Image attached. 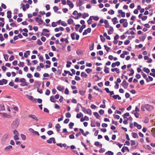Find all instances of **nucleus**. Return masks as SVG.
Listing matches in <instances>:
<instances>
[{"label":"nucleus","mask_w":155,"mask_h":155,"mask_svg":"<svg viewBox=\"0 0 155 155\" xmlns=\"http://www.w3.org/2000/svg\"><path fill=\"white\" fill-rule=\"evenodd\" d=\"M115 83L116 85L114 86V87L116 89H118L119 88V85L116 82H115Z\"/></svg>","instance_id":"obj_53"},{"label":"nucleus","mask_w":155,"mask_h":155,"mask_svg":"<svg viewBox=\"0 0 155 155\" xmlns=\"http://www.w3.org/2000/svg\"><path fill=\"white\" fill-rule=\"evenodd\" d=\"M10 134L8 133L4 135L2 138V141L4 142L9 137Z\"/></svg>","instance_id":"obj_2"},{"label":"nucleus","mask_w":155,"mask_h":155,"mask_svg":"<svg viewBox=\"0 0 155 155\" xmlns=\"http://www.w3.org/2000/svg\"><path fill=\"white\" fill-rule=\"evenodd\" d=\"M41 35H44L47 37H48L49 36V34L46 33L45 32H42Z\"/></svg>","instance_id":"obj_50"},{"label":"nucleus","mask_w":155,"mask_h":155,"mask_svg":"<svg viewBox=\"0 0 155 155\" xmlns=\"http://www.w3.org/2000/svg\"><path fill=\"white\" fill-rule=\"evenodd\" d=\"M86 26L85 25H82L79 29V32L80 33L82 32L83 29L85 28Z\"/></svg>","instance_id":"obj_20"},{"label":"nucleus","mask_w":155,"mask_h":155,"mask_svg":"<svg viewBox=\"0 0 155 155\" xmlns=\"http://www.w3.org/2000/svg\"><path fill=\"white\" fill-rule=\"evenodd\" d=\"M1 114L3 117H6L8 118H10L12 117L10 115H8L6 113H1Z\"/></svg>","instance_id":"obj_8"},{"label":"nucleus","mask_w":155,"mask_h":155,"mask_svg":"<svg viewBox=\"0 0 155 155\" xmlns=\"http://www.w3.org/2000/svg\"><path fill=\"white\" fill-rule=\"evenodd\" d=\"M41 84L39 83L38 81H35V86L37 88H39V87L40 86Z\"/></svg>","instance_id":"obj_17"},{"label":"nucleus","mask_w":155,"mask_h":155,"mask_svg":"<svg viewBox=\"0 0 155 155\" xmlns=\"http://www.w3.org/2000/svg\"><path fill=\"white\" fill-rule=\"evenodd\" d=\"M12 12L11 11L8 10L7 12V17L8 18L10 19L12 17Z\"/></svg>","instance_id":"obj_15"},{"label":"nucleus","mask_w":155,"mask_h":155,"mask_svg":"<svg viewBox=\"0 0 155 155\" xmlns=\"http://www.w3.org/2000/svg\"><path fill=\"white\" fill-rule=\"evenodd\" d=\"M85 71L87 73L89 74L92 71V70L90 68H87L85 70Z\"/></svg>","instance_id":"obj_47"},{"label":"nucleus","mask_w":155,"mask_h":155,"mask_svg":"<svg viewBox=\"0 0 155 155\" xmlns=\"http://www.w3.org/2000/svg\"><path fill=\"white\" fill-rule=\"evenodd\" d=\"M104 71L106 73H109V71H108L109 68H107L106 66H105L104 67Z\"/></svg>","instance_id":"obj_41"},{"label":"nucleus","mask_w":155,"mask_h":155,"mask_svg":"<svg viewBox=\"0 0 155 155\" xmlns=\"http://www.w3.org/2000/svg\"><path fill=\"white\" fill-rule=\"evenodd\" d=\"M4 58L5 59V61H7L8 60V56L7 54H4Z\"/></svg>","instance_id":"obj_44"},{"label":"nucleus","mask_w":155,"mask_h":155,"mask_svg":"<svg viewBox=\"0 0 155 155\" xmlns=\"http://www.w3.org/2000/svg\"><path fill=\"white\" fill-rule=\"evenodd\" d=\"M104 47L107 51L108 52L109 50H110V48L107 47L106 45H104Z\"/></svg>","instance_id":"obj_45"},{"label":"nucleus","mask_w":155,"mask_h":155,"mask_svg":"<svg viewBox=\"0 0 155 155\" xmlns=\"http://www.w3.org/2000/svg\"><path fill=\"white\" fill-rule=\"evenodd\" d=\"M74 123L71 122H70L69 124V128L70 129L72 128V127L74 126Z\"/></svg>","instance_id":"obj_46"},{"label":"nucleus","mask_w":155,"mask_h":155,"mask_svg":"<svg viewBox=\"0 0 155 155\" xmlns=\"http://www.w3.org/2000/svg\"><path fill=\"white\" fill-rule=\"evenodd\" d=\"M67 21L68 24L70 25L73 23L74 21L72 19L70 18Z\"/></svg>","instance_id":"obj_26"},{"label":"nucleus","mask_w":155,"mask_h":155,"mask_svg":"<svg viewBox=\"0 0 155 155\" xmlns=\"http://www.w3.org/2000/svg\"><path fill=\"white\" fill-rule=\"evenodd\" d=\"M94 43H93L92 45H89V49L90 51L93 50L94 49Z\"/></svg>","instance_id":"obj_25"},{"label":"nucleus","mask_w":155,"mask_h":155,"mask_svg":"<svg viewBox=\"0 0 155 155\" xmlns=\"http://www.w3.org/2000/svg\"><path fill=\"white\" fill-rule=\"evenodd\" d=\"M24 63L23 62H20L19 63V64H18V65L20 67H23L24 66Z\"/></svg>","instance_id":"obj_60"},{"label":"nucleus","mask_w":155,"mask_h":155,"mask_svg":"<svg viewBox=\"0 0 155 155\" xmlns=\"http://www.w3.org/2000/svg\"><path fill=\"white\" fill-rule=\"evenodd\" d=\"M130 71V73L129 74V76H132L134 73V71L133 69H131Z\"/></svg>","instance_id":"obj_39"},{"label":"nucleus","mask_w":155,"mask_h":155,"mask_svg":"<svg viewBox=\"0 0 155 155\" xmlns=\"http://www.w3.org/2000/svg\"><path fill=\"white\" fill-rule=\"evenodd\" d=\"M27 76L29 78H31L33 77L32 75L30 73H28L27 74Z\"/></svg>","instance_id":"obj_56"},{"label":"nucleus","mask_w":155,"mask_h":155,"mask_svg":"<svg viewBox=\"0 0 155 155\" xmlns=\"http://www.w3.org/2000/svg\"><path fill=\"white\" fill-rule=\"evenodd\" d=\"M26 96L31 101H33L34 99L35 100V102H36V99H34L33 97L32 96H31L28 94Z\"/></svg>","instance_id":"obj_18"},{"label":"nucleus","mask_w":155,"mask_h":155,"mask_svg":"<svg viewBox=\"0 0 155 155\" xmlns=\"http://www.w3.org/2000/svg\"><path fill=\"white\" fill-rule=\"evenodd\" d=\"M81 76L82 78H87L88 75L84 72H83L81 73Z\"/></svg>","instance_id":"obj_19"},{"label":"nucleus","mask_w":155,"mask_h":155,"mask_svg":"<svg viewBox=\"0 0 155 155\" xmlns=\"http://www.w3.org/2000/svg\"><path fill=\"white\" fill-rule=\"evenodd\" d=\"M21 137L23 140H26V137L25 135L23 134H21Z\"/></svg>","instance_id":"obj_42"},{"label":"nucleus","mask_w":155,"mask_h":155,"mask_svg":"<svg viewBox=\"0 0 155 155\" xmlns=\"http://www.w3.org/2000/svg\"><path fill=\"white\" fill-rule=\"evenodd\" d=\"M36 39V37L35 36H33L31 38H29V40L31 41L32 40H35Z\"/></svg>","instance_id":"obj_58"},{"label":"nucleus","mask_w":155,"mask_h":155,"mask_svg":"<svg viewBox=\"0 0 155 155\" xmlns=\"http://www.w3.org/2000/svg\"><path fill=\"white\" fill-rule=\"evenodd\" d=\"M145 107L146 109L148 111H150L153 108L152 106L148 104H145Z\"/></svg>","instance_id":"obj_3"},{"label":"nucleus","mask_w":155,"mask_h":155,"mask_svg":"<svg viewBox=\"0 0 155 155\" xmlns=\"http://www.w3.org/2000/svg\"><path fill=\"white\" fill-rule=\"evenodd\" d=\"M104 23L105 24V27L106 28H108V27H109V25L108 24V21L107 20H104Z\"/></svg>","instance_id":"obj_24"},{"label":"nucleus","mask_w":155,"mask_h":155,"mask_svg":"<svg viewBox=\"0 0 155 155\" xmlns=\"http://www.w3.org/2000/svg\"><path fill=\"white\" fill-rule=\"evenodd\" d=\"M134 114L135 117L137 118H138L139 117V114L137 112L134 113Z\"/></svg>","instance_id":"obj_59"},{"label":"nucleus","mask_w":155,"mask_h":155,"mask_svg":"<svg viewBox=\"0 0 155 155\" xmlns=\"http://www.w3.org/2000/svg\"><path fill=\"white\" fill-rule=\"evenodd\" d=\"M67 3L71 8H72L73 7L74 5L70 1L68 0L67 1Z\"/></svg>","instance_id":"obj_11"},{"label":"nucleus","mask_w":155,"mask_h":155,"mask_svg":"<svg viewBox=\"0 0 155 155\" xmlns=\"http://www.w3.org/2000/svg\"><path fill=\"white\" fill-rule=\"evenodd\" d=\"M128 25V23L127 21H125L124 23L123 24V26L124 27H127Z\"/></svg>","instance_id":"obj_61"},{"label":"nucleus","mask_w":155,"mask_h":155,"mask_svg":"<svg viewBox=\"0 0 155 155\" xmlns=\"http://www.w3.org/2000/svg\"><path fill=\"white\" fill-rule=\"evenodd\" d=\"M74 133H73V134L70 135V136H69V138L71 139H74Z\"/></svg>","instance_id":"obj_62"},{"label":"nucleus","mask_w":155,"mask_h":155,"mask_svg":"<svg viewBox=\"0 0 155 155\" xmlns=\"http://www.w3.org/2000/svg\"><path fill=\"white\" fill-rule=\"evenodd\" d=\"M89 16V15L88 13H84L83 14L82 17L83 18H85L86 17Z\"/></svg>","instance_id":"obj_35"},{"label":"nucleus","mask_w":155,"mask_h":155,"mask_svg":"<svg viewBox=\"0 0 155 155\" xmlns=\"http://www.w3.org/2000/svg\"><path fill=\"white\" fill-rule=\"evenodd\" d=\"M61 127L59 124H56L55 126V128L57 130V131L59 133V131L60 130V128Z\"/></svg>","instance_id":"obj_13"},{"label":"nucleus","mask_w":155,"mask_h":155,"mask_svg":"<svg viewBox=\"0 0 155 155\" xmlns=\"http://www.w3.org/2000/svg\"><path fill=\"white\" fill-rule=\"evenodd\" d=\"M52 141L54 143H56L55 138L54 137H51L47 140V142L49 143H52Z\"/></svg>","instance_id":"obj_5"},{"label":"nucleus","mask_w":155,"mask_h":155,"mask_svg":"<svg viewBox=\"0 0 155 155\" xmlns=\"http://www.w3.org/2000/svg\"><path fill=\"white\" fill-rule=\"evenodd\" d=\"M19 120L18 118H17L13 121L11 124L12 127L13 129L16 128L18 127L19 124Z\"/></svg>","instance_id":"obj_1"},{"label":"nucleus","mask_w":155,"mask_h":155,"mask_svg":"<svg viewBox=\"0 0 155 155\" xmlns=\"http://www.w3.org/2000/svg\"><path fill=\"white\" fill-rule=\"evenodd\" d=\"M134 127H137V128L138 129H141L142 126L141 125L138 124L136 122H134Z\"/></svg>","instance_id":"obj_10"},{"label":"nucleus","mask_w":155,"mask_h":155,"mask_svg":"<svg viewBox=\"0 0 155 155\" xmlns=\"http://www.w3.org/2000/svg\"><path fill=\"white\" fill-rule=\"evenodd\" d=\"M127 21V20L126 19H122L120 20V22L121 24H122V23L123 24L125 22V21Z\"/></svg>","instance_id":"obj_48"},{"label":"nucleus","mask_w":155,"mask_h":155,"mask_svg":"<svg viewBox=\"0 0 155 155\" xmlns=\"http://www.w3.org/2000/svg\"><path fill=\"white\" fill-rule=\"evenodd\" d=\"M94 115L95 116V117L97 119H98L99 117H100V115H99L98 113L97 112H94Z\"/></svg>","instance_id":"obj_34"},{"label":"nucleus","mask_w":155,"mask_h":155,"mask_svg":"<svg viewBox=\"0 0 155 155\" xmlns=\"http://www.w3.org/2000/svg\"><path fill=\"white\" fill-rule=\"evenodd\" d=\"M83 116L82 114L80 112L79 114H78L76 115V117L78 118H80L81 117Z\"/></svg>","instance_id":"obj_27"},{"label":"nucleus","mask_w":155,"mask_h":155,"mask_svg":"<svg viewBox=\"0 0 155 155\" xmlns=\"http://www.w3.org/2000/svg\"><path fill=\"white\" fill-rule=\"evenodd\" d=\"M85 91H83L82 90H80L79 91V93L80 94L82 95H84L85 93Z\"/></svg>","instance_id":"obj_51"},{"label":"nucleus","mask_w":155,"mask_h":155,"mask_svg":"<svg viewBox=\"0 0 155 155\" xmlns=\"http://www.w3.org/2000/svg\"><path fill=\"white\" fill-rule=\"evenodd\" d=\"M50 100L51 102L53 103H55L56 101L55 100V99L54 97L53 96H51L50 97Z\"/></svg>","instance_id":"obj_22"},{"label":"nucleus","mask_w":155,"mask_h":155,"mask_svg":"<svg viewBox=\"0 0 155 155\" xmlns=\"http://www.w3.org/2000/svg\"><path fill=\"white\" fill-rule=\"evenodd\" d=\"M78 105H80V106L81 107V105L80 104L78 103L77 105V107L76 108L75 111L76 112H78L79 111V107H78Z\"/></svg>","instance_id":"obj_43"},{"label":"nucleus","mask_w":155,"mask_h":155,"mask_svg":"<svg viewBox=\"0 0 155 155\" xmlns=\"http://www.w3.org/2000/svg\"><path fill=\"white\" fill-rule=\"evenodd\" d=\"M125 118H126V120H124L123 122V123H124V124H127V120H128V118L127 117H124V119H125Z\"/></svg>","instance_id":"obj_33"},{"label":"nucleus","mask_w":155,"mask_h":155,"mask_svg":"<svg viewBox=\"0 0 155 155\" xmlns=\"http://www.w3.org/2000/svg\"><path fill=\"white\" fill-rule=\"evenodd\" d=\"M61 24L64 26H66L67 25V23L64 21H61Z\"/></svg>","instance_id":"obj_57"},{"label":"nucleus","mask_w":155,"mask_h":155,"mask_svg":"<svg viewBox=\"0 0 155 155\" xmlns=\"http://www.w3.org/2000/svg\"><path fill=\"white\" fill-rule=\"evenodd\" d=\"M75 33H72L71 34V37L72 38V39L73 40H74L75 39Z\"/></svg>","instance_id":"obj_49"},{"label":"nucleus","mask_w":155,"mask_h":155,"mask_svg":"<svg viewBox=\"0 0 155 155\" xmlns=\"http://www.w3.org/2000/svg\"><path fill=\"white\" fill-rule=\"evenodd\" d=\"M18 135H15L14 136V139L16 141L17 140H19V137H18Z\"/></svg>","instance_id":"obj_63"},{"label":"nucleus","mask_w":155,"mask_h":155,"mask_svg":"<svg viewBox=\"0 0 155 155\" xmlns=\"http://www.w3.org/2000/svg\"><path fill=\"white\" fill-rule=\"evenodd\" d=\"M28 117L31 118L32 119L35 120L37 121L38 120V119L37 117L35 115L31 114L28 115Z\"/></svg>","instance_id":"obj_7"},{"label":"nucleus","mask_w":155,"mask_h":155,"mask_svg":"<svg viewBox=\"0 0 155 155\" xmlns=\"http://www.w3.org/2000/svg\"><path fill=\"white\" fill-rule=\"evenodd\" d=\"M50 93V91L48 89H47L45 93V94L47 95H49Z\"/></svg>","instance_id":"obj_55"},{"label":"nucleus","mask_w":155,"mask_h":155,"mask_svg":"<svg viewBox=\"0 0 155 155\" xmlns=\"http://www.w3.org/2000/svg\"><path fill=\"white\" fill-rule=\"evenodd\" d=\"M142 76L144 78H145L147 82H149L150 81L148 79V78H147V75L143 73V74H142Z\"/></svg>","instance_id":"obj_31"},{"label":"nucleus","mask_w":155,"mask_h":155,"mask_svg":"<svg viewBox=\"0 0 155 155\" xmlns=\"http://www.w3.org/2000/svg\"><path fill=\"white\" fill-rule=\"evenodd\" d=\"M5 110L4 105L3 104L0 105V111H3Z\"/></svg>","instance_id":"obj_23"},{"label":"nucleus","mask_w":155,"mask_h":155,"mask_svg":"<svg viewBox=\"0 0 155 155\" xmlns=\"http://www.w3.org/2000/svg\"><path fill=\"white\" fill-rule=\"evenodd\" d=\"M99 113L100 114L102 115L104 113V111L103 110L101 109L99 111Z\"/></svg>","instance_id":"obj_64"},{"label":"nucleus","mask_w":155,"mask_h":155,"mask_svg":"<svg viewBox=\"0 0 155 155\" xmlns=\"http://www.w3.org/2000/svg\"><path fill=\"white\" fill-rule=\"evenodd\" d=\"M86 113L88 114H89L90 115H91L92 114V111L91 109H87L86 110Z\"/></svg>","instance_id":"obj_36"},{"label":"nucleus","mask_w":155,"mask_h":155,"mask_svg":"<svg viewBox=\"0 0 155 155\" xmlns=\"http://www.w3.org/2000/svg\"><path fill=\"white\" fill-rule=\"evenodd\" d=\"M67 64H66V67L67 68H69L70 67V64H72L71 62L70 61H67Z\"/></svg>","instance_id":"obj_38"},{"label":"nucleus","mask_w":155,"mask_h":155,"mask_svg":"<svg viewBox=\"0 0 155 155\" xmlns=\"http://www.w3.org/2000/svg\"><path fill=\"white\" fill-rule=\"evenodd\" d=\"M21 5L23 10H26V8L28 9L29 7V5L28 3L26 4L25 5L23 4H21Z\"/></svg>","instance_id":"obj_6"},{"label":"nucleus","mask_w":155,"mask_h":155,"mask_svg":"<svg viewBox=\"0 0 155 155\" xmlns=\"http://www.w3.org/2000/svg\"><path fill=\"white\" fill-rule=\"evenodd\" d=\"M64 72L66 74H69V75H70L71 76H73V74H71L69 71H66V70H64Z\"/></svg>","instance_id":"obj_40"},{"label":"nucleus","mask_w":155,"mask_h":155,"mask_svg":"<svg viewBox=\"0 0 155 155\" xmlns=\"http://www.w3.org/2000/svg\"><path fill=\"white\" fill-rule=\"evenodd\" d=\"M131 134L132 137L134 138H136L138 137L137 134L136 133H132Z\"/></svg>","instance_id":"obj_30"},{"label":"nucleus","mask_w":155,"mask_h":155,"mask_svg":"<svg viewBox=\"0 0 155 155\" xmlns=\"http://www.w3.org/2000/svg\"><path fill=\"white\" fill-rule=\"evenodd\" d=\"M20 85L21 86L24 87L25 86H27L28 85V83L27 82H26V81H25V82H23L21 83L20 84Z\"/></svg>","instance_id":"obj_29"},{"label":"nucleus","mask_w":155,"mask_h":155,"mask_svg":"<svg viewBox=\"0 0 155 155\" xmlns=\"http://www.w3.org/2000/svg\"><path fill=\"white\" fill-rule=\"evenodd\" d=\"M117 18L116 17H114L112 19V21L113 22V24L114 25H115L117 23H118V21H117Z\"/></svg>","instance_id":"obj_21"},{"label":"nucleus","mask_w":155,"mask_h":155,"mask_svg":"<svg viewBox=\"0 0 155 155\" xmlns=\"http://www.w3.org/2000/svg\"><path fill=\"white\" fill-rule=\"evenodd\" d=\"M12 148V147L11 145H9L6 147L4 149V150L6 151H8L11 149Z\"/></svg>","instance_id":"obj_12"},{"label":"nucleus","mask_w":155,"mask_h":155,"mask_svg":"<svg viewBox=\"0 0 155 155\" xmlns=\"http://www.w3.org/2000/svg\"><path fill=\"white\" fill-rule=\"evenodd\" d=\"M121 84L124 88H127L128 85V83H127L125 80H124Z\"/></svg>","instance_id":"obj_4"},{"label":"nucleus","mask_w":155,"mask_h":155,"mask_svg":"<svg viewBox=\"0 0 155 155\" xmlns=\"http://www.w3.org/2000/svg\"><path fill=\"white\" fill-rule=\"evenodd\" d=\"M81 25H75V30L76 31H78V28H80Z\"/></svg>","instance_id":"obj_52"},{"label":"nucleus","mask_w":155,"mask_h":155,"mask_svg":"<svg viewBox=\"0 0 155 155\" xmlns=\"http://www.w3.org/2000/svg\"><path fill=\"white\" fill-rule=\"evenodd\" d=\"M65 115L66 117L70 118L71 117V114L69 112L66 113Z\"/></svg>","instance_id":"obj_54"},{"label":"nucleus","mask_w":155,"mask_h":155,"mask_svg":"<svg viewBox=\"0 0 155 155\" xmlns=\"http://www.w3.org/2000/svg\"><path fill=\"white\" fill-rule=\"evenodd\" d=\"M110 29L108 31V33L110 35L112 34L113 32V28L112 27L110 26L109 28Z\"/></svg>","instance_id":"obj_16"},{"label":"nucleus","mask_w":155,"mask_h":155,"mask_svg":"<svg viewBox=\"0 0 155 155\" xmlns=\"http://www.w3.org/2000/svg\"><path fill=\"white\" fill-rule=\"evenodd\" d=\"M35 21L39 25H41L43 23V21L41 18L39 19L38 17L35 18Z\"/></svg>","instance_id":"obj_9"},{"label":"nucleus","mask_w":155,"mask_h":155,"mask_svg":"<svg viewBox=\"0 0 155 155\" xmlns=\"http://www.w3.org/2000/svg\"><path fill=\"white\" fill-rule=\"evenodd\" d=\"M143 71L147 73H149L150 72L149 69L148 68H143Z\"/></svg>","instance_id":"obj_28"},{"label":"nucleus","mask_w":155,"mask_h":155,"mask_svg":"<svg viewBox=\"0 0 155 155\" xmlns=\"http://www.w3.org/2000/svg\"><path fill=\"white\" fill-rule=\"evenodd\" d=\"M100 38L102 42H104L105 41V38L102 35H100Z\"/></svg>","instance_id":"obj_37"},{"label":"nucleus","mask_w":155,"mask_h":155,"mask_svg":"<svg viewBox=\"0 0 155 155\" xmlns=\"http://www.w3.org/2000/svg\"><path fill=\"white\" fill-rule=\"evenodd\" d=\"M105 154L107 155H113L114 153L111 151H108L107 152L105 153Z\"/></svg>","instance_id":"obj_32"},{"label":"nucleus","mask_w":155,"mask_h":155,"mask_svg":"<svg viewBox=\"0 0 155 155\" xmlns=\"http://www.w3.org/2000/svg\"><path fill=\"white\" fill-rule=\"evenodd\" d=\"M93 78L95 79V80L96 81H98L101 79L98 76L97 74L94 75Z\"/></svg>","instance_id":"obj_14"}]
</instances>
